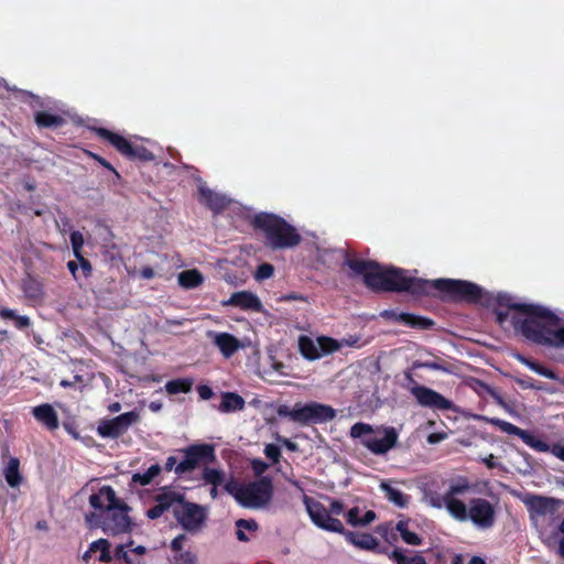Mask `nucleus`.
<instances>
[{"label":"nucleus","mask_w":564,"mask_h":564,"mask_svg":"<svg viewBox=\"0 0 564 564\" xmlns=\"http://www.w3.org/2000/svg\"><path fill=\"white\" fill-rule=\"evenodd\" d=\"M346 265L364 278V283L377 292H406L414 296L437 295L444 302L489 305L492 295L480 285L456 279L426 280L408 275L395 267H383L375 260L349 258Z\"/></svg>","instance_id":"f257e3e1"},{"label":"nucleus","mask_w":564,"mask_h":564,"mask_svg":"<svg viewBox=\"0 0 564 564\" xmlns=\"http://www.w3.org/2000/svg\"><path fill=\"white\" fill-rule=\"evenodd\" d=\"M474 486L466 477L453 480L445 491V508L453 519L459 522L470 521L473 525L487 531L497 522L496 507L485 498H473L465 503L458 496H465Z\"/></svg>","instance_id":"f03ea898"},{"label":"nucleus","mask_w":564,"mask_h":564,"mask_svg":"<svg viewBox=\"0 0 564 564\" xmlns=\"http://www.w3.org/2000/svg\"><path fill=\"white\" fill-rule=\"evenodd\" d=\"M304 505L312 522L318 528L344 535L345 540L349 544L360 550L370 551L377 554H388V547L381 546L378 539L372 534L346 530L339 519L329 518L325 511V506L322 502L305 496Z\"/></svg>","instance_id":"7ed1b4c3"},{"label":"nucleus","mask_w":564,"mask_h":564,"mask_svg":"<svg viewBox=\"0 0 564 564\" xmlns=\"http://www.w3.org/2000/svg\"><path fill=\"white\" fill-rule=\"evenodd\" d=\"M90 506L104 512L102 531L107 534L118 535L128 533L132 529L129 517L130 507L120 500L111 486H102L89 497Z\"/></svg>","instance_id":"20e7f679"},{"label":"nucleus","mask_w":564,"mask_h":564,"mask_svg":"<svg viewBox=\"0 0 564 564\" xmlns=\"http://www.w3.org/2000/svg\"><path fill=\"white\" fill-rule=\"evenodd\" d=\"M251 224L254 229L263 232L265 246L272 250L291 249L302 241L296 228L275 214L259 213Z\"/></svg>","instance_id":"39448f33"},{"label":"nucleus","mask_w":564,"mask_h":564,"mask_svg":"<svg viewBox=\"0 0 564 564\" xmlns=\"http://www.w3.org/2000/svg\"><path fill=\"white\" fill-rule=\"evenodd\" d=\"M350 436L360 438L361 444L375 455H384L398 442V432L393 426L372 427L370 424L357 422L350 427Z\"/></svg>","instance_id":"423d86ee"},{"label":"nucleus","mask_w":564,"mask_h":564,"mask_svg":"<svg viewBox=\"0 0 564 564\" xmlns=\"http://www.w3.org/2000/svg\"><path fill=\"white\" fill-rule=\"evenodd\" d=\"M276 414L281 417H289L301 425H307L329 422L335 419L336 411L330 405L318 402L305 404L299 402L293 409L286 404H280L276 408Z\"/></svg>","instance_id":"0eeeda50"},{"label":"nucleus","mask_w":564,"mask_h":564,"mask_svg":"<svg viewBox=\"0 0 564 564\" xmlns=\"http://www.w3.org/2000/svg\"><path fill=\"white\" fill-rule=\"evenodd\" d=\"M494 301V297L491 302ZM495 302L500 307L507 310H513L518 313L525 315L520 317L514 314L511 318V323L516 332L520 333L525 338L524 324L527 321L538 322L540 318L555 319V313L545 306L538 304L516 303L513 297L508 293H498L495 296Z\"/></svg>","instance_id":"6e6552de"},{"label":"nucleus","mask_w":564,"mask_h":564,"mask_svg":"<svg viewBox=\"0 0 564 564\" xmlns=\"http://www.w3.org/2000/svg\"><path fill=\"white\" fill-rule=\"evenodd\" d=\"M561 318H540L538 322L527 321L524 324L525 339L546 347H564V327H558Z\"/></svg>","instance_id":"1a4fd4ad"},{"label":"nucleus","mask_w":564,"mask_h":564,"mask_svg":"<svg viewBox=\"0 0 564 564\" xmlns=\"http://www.w3.org/2000/svg\"><path fill=\"white\" fill-rule=\"evenodd\" d=\"M95 133L111 144L121 155L132 161L150 162L154 154L142 144H134L123 135L107 128H94Z\"/></svg>","instance_id":"9d476101"},{"label":"nucleus","mask_w":564,"mask_h":564,"mask_svg":"<svg viewBox=\"0 0 564 564\" xmlns=\"http://www.w3.org/2000/svg\"><path fill=\"white\" fill-rule=\"evenodd\" d=\"M184 458L175 467V474L181 476L191 473L200 465L216 462L215 447L212 444H194L181 449Z\"/></svg>","instance_id":"9b49d317"},{"label":"nucleus","mask_w":564,"mask_h":564,"mask_svg":"<svg viewBox=\"0 0 564 564\" xmlns=\"http://www.w3.org/2000/svg\"><path fill=\"white\" fill-rule=\"evenodd\" d=\"M273 497V482L269 476H261L243 487L240 506L259 509L267 506Z\"/></svg>","instance_id":"f8f14e48"},{"label":"nucleus","mask_w":564,"mask_h":564,"mask_svg":"<svg viewBox=\"0 0 564 564\" xmlns=\"http://www.w3.org/2000/svg\"><path fill=\"white\" fill-rule=\"evenodd\" d=\"M181 506L173 508V514L182 528L188 532L197 531L205 522L206 514L202 506L185 500L183 495V502H177Z\"/></svg>","instance_id":"ddd939ff"},{"label":"nucleus","mask_w":564,"mask_h":564,"mask_svg":"<svg viewBox=\"0 0 564 564\" xmlns=\"http://www.w3.org/2000/svg\"><path fill=\"white\" fill-rule=\"evenodd\" d=\"M140 415L137 411L122 413L113 419L104 420L97 427V433L101 437L118 438L123 435L129 427L137 423Z\"/></svg>","instance_id":"4468645a"},{"label":"nucleus","mask_w":564,"mask_h":564,"mask_svg":"<svg viewBox=\"0 0 564 564\" xmlns=\"http://www.w3.org/2000/svg\"><path fill=\"white\" fill-rule=\"evenodd\" d=\"M522 501L529 511L531 520H534L536 517L552 516L563 505V501L560 499L540 495H528Z\"/></svg>","instance_id":"2eb2a0df"},{"label":"nucleus","mask_w":564,"mask_h":564,"mask_svg":"<svg viewBox=\"0 0 564 564\" xmlns=\"http://www.w3.org/2000/svg\"><path fill=\"white\" fill-rule=\"evenodd\" d=\"M411 393L422 406L442 411L453 409V402L451 400L425 386L415 383V386L411 388Z\"/></svg>","instance_id":"dca6fc26"},{"label":"nucleus","mask_w":564,"mask_h":564,"mask_svg":"<svg viewBox=\"0 0 564 564\" xmlns=\"http://www.w3.org/2000/svg\"><path fill=\"white\" fill-rule=\"evenodd\" d=\"M155 505L148 509L147 517L151 520H156L162 517L170 508L176 507L177 502H183V494L164 489L162 492L154 496Z\"/></svg>","instance_id":"f3484780"},{"label":"nucleus","mask_w":564,"mask_h":564,"mask_svg":"<svg viewBox=\"0 0 564 564\" xmlns=\"http://www.w3.org/2000/svg\"><path fill=\"white\" fill-rule=\"evenodd\" d=\"M381 316L389 318V319H393V321L399 322L410 328H415V329H423V330L431 329L435 325V322L429 317L415 315L412 313H405V312L398 313L392 310L383 311L381 313Z\"/></svg>","instance_id":"a211bd4d"},{"label":"nucleus","mask_w":564,"mask_h":564,"mask_svg":"<svg viewBox=\"0 0 564 564\" xmlns=\"http://www.w3.org/2000/svg\"><path fill=\"white\" fill-rule=\"evenodd\" d=\"M207 336L225 358H230L242 347L240 340L236 336L226 332L217 333L209 330Z\"/></svg>","instance_id":"6ab92c4d"},{"label":"nucleus","mask_w":564,"mask_h":564,"mask_svg":"<svg viewBox=\"0 0 564 564\" xmlns=\"http://www.w3.org/2000/svg\"><path fill=\"white\" fill-rule=\"evenodd\" d=\"M20 289L24 297L34 304L42 303L45 297L43 281L31 273H26L21 280Z\"/></svg>","instance_id":"aec40b11"},{"label":"nucleus","mask_w":564,"mask_h":564,"mask_svg":"<svg viewBox=\"0 0 564 564\" xmlns=\"http://www.w3.org/2000/svg\"><path fill=\"white\" fill-rule=\"evenodd\" d=\"M223 305L253 312H261L262 310V303L259 297L249 291L234 292L227 301L223 302Z\"/></svg>","instance_id":"412c9836"},{"label":"nucleus","mask_w":564,"mask_h":564,"mask_svg":"<svg viewBox=\"0 0 564 564\" xmlns=\"http://www.w3.org/2000/svg\"><path fill=\"white\" fill-rule=\"evenodd\" d=\"M199 200L216 214L223 213L229 205L230 200L221 194L209 188L199 187Z\"/></svg>","instance_id":"4be33fe9"},{"label":"nucleus","mask_w":564,"mask_h":564,"mask_svg":"<svg viewBox=\"0 0 564 564\" xmlns=\"http://www.w3.org/2000/svg\"><path fill=\"white\" fill-rule=\"evenodd\" d=\"M32 414L36 421L42 423L50 431L56 430L59 425L57 413L48 403L34 406Z\"/></svg>","instance_id":"5701e85b"},{"label":"nucleus","mask_w":564,"mask_h":564,"mask_svg":"<svg viewBox=\"0 0 564 564\" xmlns=\"http://www.w3.org/2000/svg\"><path fill=\"white\" fill-rule=\"evenodd\" d=\"M346 521L354 528L367 527L377 519V513L373 510H367L364 516H360L359 507L350 508L346 514Z\"/></svg>","instance_id":"b1692460"},{"label":"nucleus","mask_w":564,"mask_h":564,"mask_svg":"<svg viewBox=\"0 0 564 564\" xmlns=\"http://www.w3.org/2000/svg\"><path fill=\"white\" fill-rule=\"evenodd\" d=\"M380 489L384 494L388 501L399 508H406L411 497L403 491L392 487L388 481H381Z\"/></svg>","instance_id":"393cba45"},{"label":"nucleus","mask_w":564,"mask_h":564,"mask_svg":"<svg viewBox=\"0 0 564 564\" xmlns=\"http://www.w3.org/2000/svg\"><path fill=\"white\" fill-rule=\"evenodd\" d=\"M34 121L40 128L56 129L66 123V120L59 116L48 111H37L34 115Z\"/></svg>","instance_id":"a878e982"},{"label":"nucleus","mask_w":564,"mask_h":564,"mask_svg":"<svg viewBox=\"0 0 564 564\" xmlns=\"http://www.w3.org/2000/svg\"><path fill=\"white\" fill-rule=\"evenodd\" d=\"M245 400L235 392H225L221 398L219 411L224 413L240 411L245 408Z\"/></svg>","instance_id":"bb28decb"},{"label":"nucleus","mask_w":564,"mask_h":564,"mask_svg":"<svg viewBox=\"0 0 564 564\" xmlns=\"http://www.w3.org/2000/svg\"><path fill=\"white\" fill-rule=\"evenodd\" d=\"M3 475L8 485L17 488L22 482V475L20 474V460L17 457H11L3 470Z\"/></svg>","instance_id":"cd10ccee"},{"label":"nucleus","mask_w":564,"mask_h":564,"mask_svg":"<svg viewBox=\"0 0 564 564\" xmlns=\"http://www.w3.org/2000/svg\"><path fill=\"white\" fill-rule=\"evenodd\" d=\"M0 318L3 321H12L13 325L19 330H24L32 325L29 316L19 315L14 310L9 307H0Z\"/></svg>","instance_id":"c85d7f7f"},{"label":"nucleus","mask_w":564,"mask_h":564,"mask_svg":"<svg viewBox=\"0 0 564 564\" xmlns=\"http://www.w3.org/2000/svg\"><path fill=\"white\" fill-rule=\"evenodd\" d=\"M299 350L301 355L307 360H316L322 357L321 351L318 350V346L315 341L306 336L301 335L299 338Z\"/></svg>","instance_id":"c756f323"},{"label":"nucleus","mask_w":564,"mask_h":564,"mask_svg":"<svg viewBox=\"0 0 564 564\" xmlns=\"http://www.w3.org/2000/svg\"><path fill=\"white\" fill-rule=\"evenodd\" d=\"M203 282L204 276L197 269L185 270L178 274V283L184 289H195Z\"/></svg>","instance_id":"7c9ffc66"},{"label":"nucleus","mask_w":564,"mask_h":564,"mask_svg":"<svg viewBox=\"0 0 564 564\" xmlns=\"http://www.w3.org/2000/svg\"><path fill=\"white\" fill-rule=\"evenodd\" d=\"M480 420H482L486 423H489L494 426H497L500 431H502L509 435H516L520 438H522V436L525 433V430H522V429L518 427L517 425H514L510 422L503 421L501 419H498V417L480 416Z\"/></svg>","instance_id":"2f4dec72"},{"label":"nucleus","mask_w":564,"mask_h":564,"mask_svg":"<svg viewBox=\"0 0 564 564\" xmlns=\"http://www.w3.org/2000/svg\"><path fill=\"white\" fill-rule=\"evenodd\" d=\"M194 380L192 378H178L165 383V391L169 394L188 393L192 391Z\"/></svg>","instance_id":"473e14b6"},{"label":"nucleus","mask_w":564,"mask_h":564,"mask_svg":"<svg viewBox=\"0 0 564 564\" xmlns=\"http://www.w3.org/2000/svg\"><path fill=\"white\" fill-rule=\"evenodd\" d=\"M517 359L522 365L527 366L529 369L536 372L538 375H540L544 378H547V379H556V373L552 369L543 366L542 364H540L531 358L524 357L522 355H518Z\"/></svg>","instance_id":"72a5a7b5"},{"label":"nucleus","mask_w":564,"mask_h":564,"mask_svg":"<svg viewBox=\"0 0 564 564\" xmlns=\"http://www.w3.org/2000/svg\"><path fill=\"white\" fill-rule=\"evenodd\" d=\"M162 468L159 464L150 466L144 473H137L132 476V481L141 486H147L161 473Z\"/></svg>","instance_id":"f704fd0d"},{"label":"nucleus","mask_w":564,"mask_h":564,"mask_svg":"<svg viewBox=\"0 0 564 564\" xmlns=\"http://www.w3.org/2000/svg\"><path fill=\"white\" fill-rule=\"evenodd\" d=\"M521 440L525 445H528L529 447L533 448L536 452H540V453L551 452L552 446H550L546 442L536 437L535 435H533L532 433H530L528 431H525V433Z\"/></svg>","instance_id":"c9c22d12"},{"label":"nucleus","mask_w":564,"mask_h":564,"mask_svg":"<svg viewBox=\"0 0 564 564\" xmlns=\"http://www.w3.org/2000/svg\"><path fill=\"white\" fill-rule=\"evenodd\" d=\"M89 551L100 552V555H99L100 562L109 563L112 560L111 554H110V543L106 539H99V540L94 541L89 546Z\"/></svg>","instance_id":"e433bc0d"},{"label":"nucleus","mask_w":564,"mask_h":564,"mask_svg":"<svg viewBox=\"0 0 564 564\" xmlns=\"http://www.w3.org/2000/svg\"><path fill=\"white\" fill-rule=\"evenodd\" d=\"M202 478L206 484H210L214 487H218L225 480V473L219 469L205 467L203 469Z\"/></svg>","instance_id":"4c0bfd02"},{"label":"nucleus","mask_w":564,"mask_h":564,"mask_svg":"<svg viewBox=\"0 0 564 564\" xmlns=\"http://www.w3.org/2000/svg\"><path fill=\"white\" fill-rule=\"evenodd\" d=\"M376 532L390 545H393L398 541V534L392 522H384L376 528Z\"/></svg>","instance_id":"58836bf2"},{"label":"nucleus","mask_w":564,"mask_h":564,"mask_svg":"<svg viewBox=\"0 0 564 564\" xmlns=\"http://www.w3.org/2000/svg\"><path fill=\"white\" fill-rule=\"evenodd\" d=\"M317 344L322 356L333 354L340 348V344L336 339L326 336L318 337Z\"/></svg>","instance_id":"ea45409f"},{"label":"nucleus","mask_w":564,"mask_h":564,"mask_svg":"<svg viewBox=\"0 0 564 564\" xmlns=\"http://www.w3.org/2000/svg\"><path fill=\"white\" fill-rule=\"evenodd\" d=\"M245 485H240L237 480L231 478L224 485V489L231 495L236 501L240 505Z\"/></svg>","instance_id":"a19ab883"},{"label":"nucleus","mask_w":564,"mask_h":564,"mask_svg":"<svg viewBox=\"0 0 564 564\" xmlns=\"http://www.w3.org/2000/svg\"><path fill=\"white\" fill-rule=\"evenodd\" d=\"M387 555L395 564H411L412 556H408L405 551L400 547H395L391 552L388 550Z\"/></svg>","instance_id":"79ce46f5"},{"label":"nucleus","mask_w":564,"mask_h":564,"mask_svg":"<svg viewBox=\"0 0 564 564\" xmlns=\"http://www.w3.org/2000/svg\"><path fill=\"white\" fill-rule=\"evenodd\" d=\"M274 273V267L271 263L264 262L258 265L254 278L258 281L267 280Z\"/></svg>","instance_id":"37998d69"},{"label":"nucleus","mask_w":564,"mask_h":564,"mask_svg":"<svg viewBox=\"0 0 564 564\" xmlns=\"http://www.w3.org/2000/svg\"><path fill=\"white\" fill-rule=\"evenodd\" d=\"M413 368H426L431 370H441L448 371L447 367L441 362L438 359L436 360H427V361H414Z\"/></svg>","instance_id":"c03bdc74"},{"label":"nucleus","mask_w":564,"mask_h":564,"mask_svg":"<svg viewBox=\"0 0 564 564\" xmlns=\"http://www.w3.org/2000/svg\"><path fill=\"white\" fill-rule=\"evenodd\" d=\"M73 253L75 257L82 256L84 237L79 231H73L69 236Z\"/></svg>","instance_id":"a18cd8bd"},{"label":"nucleus","mask_w":564,"mask_h":564,"mask_svg":"<svg viewBox=\"0 0 564 564\" xmlns=\"http://www.w3.org/2000/svg\"><path fill=\"white\" fill-rule=\"evenodd\" d=\"M264 455L272 463L276 464V463L280 462V458H281L280 447L278 445H275V444H268L264 447Z\"/></svg>","instance_id":"49530a36"},{"label":"nucleus","mask_w":564,"mask_h":564,"mask_svg":"<svg viewBox=\"0 0 564 564\" xmlns=\"http://www.w3.org/2000/svg\"><path fill=\"white\" fill-rule=\"evenodd\" d=\"M85 153L94 159L95 161H97L101 166H104L105 169L109 170L110 172H112L117 177H119V173L117 172V170L111 165L110 162H108L105 158L100 156L99 154L97 153H94L91 151H88V150H85Z\"/></svg>","instance_id":"de8ad7c7"},{"label":"nucleus","mask_w":564,"mask_h":564,"mask_svg":"<svg viewBox=\"0 0 564 564\" xmlns=\"http://www.w3.org/2000/svg\"><path fill=\"white\" fill-rule=\"evenodd\" d=\"M329 501H330V505H329V509H327L325 507V511L327 513V516L329 518H333L332 516H339L344 512L345 510V506L344 503L340 501V500H336V499H330L329 498Z\"/></svg>","instance_id":"09e8293b"},{"label":"nucleus","mask_w":564,"mask_h":564,"mask_svg":"<svg viewBox=\"0 0 564 564\" xmlns=\"http://www.w3.org/2000/svg\"><path fill=\"white\" fill-rule=\"evenodd\" d=\"M86 521L90 527L102 529L101 521H104V512L102 511H100L99 513L90 512V513L86 514Z\"/></svg>","instance_id":"8fccbe9b"},{"label":"nucleus","mask_w":564,"mask_h":564,"mask_svg":"<svg viewBox=\"0 0 564 564\" xmlns=\"http://www.w3.org/2000/svg\"><path fill=\"white\" fill-rule=\"evenodd\" d=\"M404 543L413 546H419L423 543V539L415 532L409 531L401 538Z\"/></svg>","instance_id":"3c124183"},{"label":"nucleus","mask_w":564,"mask_h":564,"mask_svg":"<svg viewBox=\"0 0 564 564\" xmlns=\"http://www.w3.org/2000/svg\"><path fill=\"white\" fill-rule=\"evenodd\" d=\"M77 261L79 262L83 275L85 278H88L93 273V265L88 259H86L83 254L76 257Z\"/></svg>","instance_id":"603ef678"},{"label":"nucleus","mask_w":564,"mask_h":564,"mask_svg":"<svg viewBox=\"0 0 564 564\" xmlns=\"http://www.w3.org/2000/svg\"><path fill=\"white\" fill-rule=\"evenodd\" d=\"M251 468L256 476L261 477L265 473V470L269 468V465L265 462H263L262 459L256 458L251 462Z\"/></svg>","instance_id":"864d4df0"},{"label":"nucleus","mask_w":564,"mask_h":564,"mask_svg":"<svg viewBox=\"0 0 564 564\" xmlns=\"http://www.w3.org/2000/svg\"><path fill=\"white\" fill-rule=\"evenodd\" d=\"M236 528H240L243 530L249 531H257L258 530V523L253 519H239L236 521Z\"/></svg>","instance_id":"5fc2aeb1"},{"label":"nucleus","mask_w":564,"mask_h":564,"mask_svg":"<svg viewBox=\"0 0 564 564\" xmlns=\"http://www.w3.org/2000/svg\"><path fill=\"white\" fill-rule=\"evenodd\" d=\"M275 441L278 443H280L282 446H284L290 452H297L299 451V445L296 443L292 442L291 440H289L286 437L281 436L279 434H276Z\"/></svg>","instance_id":"6e6d98bb"},{"label":"nucleus","mask_w":564,"mask_h":564,"mask_svg":"<svg viewBox=\"0 0 564 564\" xmlns=\"http://www.w3.org/2000/svg\"><path fill=\"white\" fill-rule=\"evenodd\" d=\"M102 248L105 249V253L109 256L111 260L119 257V249L116 243L113 242H104Z\"/></svg>","instance_id":"4d7b16f0"},{"label":"nucleus","mask_w":564,"mask_h":564,"mask_svg":"<svg viewBox=\"0 0 564 564\" xmlns=\"http://www.w3.org/2000/svg\"><path fill=\"white\" fill-rule=\"evenodd\" d=\"M177 561L181 564H196L197 558H196V555L194 553H192L191 551H185L180 554Z\"/></svg>","instance_id":"13d9d810"},{"label":"nucleus","mask_w":564,"mask_h":564,"mask_svg":"<svg viewBox=\"0 0 564 564\" xmlns=\"http://www.w3.org/2000/svg\"><path fill=\"white\" fill-rule=\"evenodd\" d=\"M197 393L202 400H209L213 398L214 392L209 386L200 384L197 387Z\"/></svg>","instance_id":"bf43d9fd"},{"label":"nucleus","mask_w":564,"mask_h":564,"mask_svg":"<svg viewBox=\"0 0 564 564\" xmlns=\"http://www.w3.org/2000/svg\"><path fill=\"white\" fill-rule=\"evenodd\" d=\"M187 540L185 534H178L171 542V549L174 552H180L183 549L184 542Z\"/></svg>","instance_id":"052dcab7"},{"label":"nucleus","mask_w":564,"mask_h":564,"mask_svg":"<svg viewBox=\"0 0 564 564\" xmlns=\"http://www.w3.org/2000/svg\"><path fill=\"white\" fill-rule=\"evenodd\" d=\"M124 549H126V545H123V544L118 545L115 550V556L118 560H123L124 562L130 563V558Z\"/></svg>","instance_id":"680f3d73"},{"label":"nucleus","mask_w":564,"mask_h":564,"mask_svg":"<svg viewBox=\"0 0 564 564\" xmlns=\"http://www.w3.org/2000/svg\"><path fill=\"white\" fill-rule=\"evenodd\" d=\"M551 454L554 455L556 458L564 462V445H561L560 443H555L552 445Z\"/></svg>","instance_id":"e2e57ef3"},{"label":"nucleus","mask_w":564,"mask_h":564,"mask_svg":"<svg viewBox=\"0 0 564 564\" xmlns=\"http://www.w3.org/2000/svg\"><path fill=\"white\" fill-rule=\"evenodd\" d=\"M395 533L399 532L400 533V536L402 538L403 534H405L406 532H409V520H400L397 524H395Z\"/></svg>","instance_id":"0e129e2a"},{"label":"nucleus","mask_w":564,"mask_h":564,"mask_svg":"<svg viewBox=\"0 0 564 564\" xmlns=\"http://www.w3.org/2000/svg\"><path fill=\"white\" fill-rule=\"evenodd\" d=\"M430 503L432 507L437 508V509L445 507V494L442 497H440V496L431 497Z\"/></svg>","instance_id":"69168bd1"},{"label":"nucleus","mask_w":564,"mask_h":564,"mask_svg":"<svg viewBox=\"0 0 564 564\" xmlns=\"http://www.w3.org/2000/svg\"><path fill=\"white\" fill-rule=\"evenodd\" d=\"M446 437L445 433H431L427 436V443L429 444H437L442 442Z\"/></svg>","instance_id":"338daca9"},{"label":"nucleus","mask_w":564,"mask_h":564,"mask_svg":"<svg viewBox=\"0 0 564 564\" xmlns=\"http://www.w3.org/2000/svg\"><path fill=\"white\" fill-rule=\"evenodd\" d=\"M482 463L489 468V469H494L496 467H498V463L496 460V457L494 454H489L487 457H485L482 459Z\"/></svg>","instance_id":"774afa93"}]
</instances>
